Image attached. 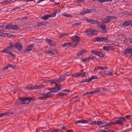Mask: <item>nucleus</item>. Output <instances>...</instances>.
<instances>
[{"instance_id":"f257e3e1","label":"nucleus","mask_w":132,"mask_h":132,"mask_svg":"<svg viewBox=\"0 0 132 132\" xmlns=\"http://www.w3.org/2000/svg\"><path fill=\"white\" fill-rule=\"evenodd\" d=\"M20 101L15 102L14 104V105L17 106L19 105H21L25 103L28 104L32 100H33L32 98L31 97H25L22 98H19Z\"/></svg>"},{"instance_id":"f03ea898","label":"nucleus","mask_w":132,"mask_h":132,"mask_svg":"<svg viewBox=\"0 0 132 132\" xmlns=\"http://www.w3.org/2000/svg\"><path fill=\"white\" fill-rule=\"evenodd\" d=\"M71 39L73 40V42L72 43L73 44L72 47H74L79 44L80 40L79 37L77 35H75L72 37Z\"/></svg>"},{"instance_id":"7ed1b4c3","label":"nucleus","mask_w":132,"mask_h":132,"mask_svg":"<svg viewBox=\"0 0 132 132\" xmlns=\"http://www.w3.org/2000/svg\"><path fill=\"white\" fill-rule=\"evenodd\" d=\"M93 41L95 42L96 41H98V42H106L107 43H108L110 41V40H108V39L105 37H97L94 38L93 40Z\"/></svg>"},{"instance_id":"20e7f679","label":"nucleus","mask_w":132,"mask_h":132,"mask_svg":"<svg viewBox=\"0 0 132 132\" xmlns=\"http://www.w3.org/2000/svg\"><path fill=\"white\" fill-rule=\"evenodd\" d=\"M82 20L85 21H87L89 23L91 24H94L99 23L98 20H94V19H88L87 18H84L82 19Z\"/></svg>"},{"instance_id":"39448f33","label":"nucleus","mask_w":132,"mask_h":132,"mask_svg":"<svg viewBox=\"0 0 132 132\" xmlns=\"http://www.w3.org/2000/svg\"><path fill=\"white\" fill-rule=\"evenodd\" d=\"M115 120L116 122V124H117L121 125L125 122L126 119L125 117H120L117 120Z\"/></svg>"},{"instance_id":"423d86ee","label":"nucleus","mask_w":132,"mask_h":132,"mask_svg":"<svg viewBox=\"0 0 132 132\" xmlns=\"http://www.w3.org/2000/svg\"><path fill=\"white\" fill-rule=\"evenodd\" d=\"M61 86L56 87L55 88H50L47 89L50 91V92H57L60 90Z\"/></svg>"},{"instance_id":"0eeeda50","label":"nucleus","mask_w":132,"mask_h":132,"mask_svg":"<svg viewBox=\"0 0 132 132\" xmlns=\"http://www.w3.org/2000/svg\"><path fill=\"white\" fill-rule=\"evenodd\" d=\"M91 121V119H89L87 120H79L76 121L75 122V124H77L78 123H87L88 122Z\"/></svg>"},{"instance_id":"6e6552de","label":"nucleus","mask_w":132,"mask_h":132,"mask_svg":"<svg viewBox=\"0 0 132 132\" xmlns=\"http://www.w3.org/2000/svg\"><path fill=\"white\" fill-rule=\"evenodd\" d=\"M1 52L3 53H6L8 54H10L12 57H14V55L12 53V52L11 51L10 49L8 48L6 49H4L2 50Z\"/></svg>"},{"instance_id":"1a4fd4ad","label":"nucleus","mask_w":132,"mask_h":132,"mask_svg":"<svg viewBox=\"0 0 132 132\" xmlns=\"http://www.w3.org/2000/svg\"><path fill=\"white\" fill-rule=\"evenodd\" d=\"M5 29H15L18 30V26L16 25L9 24L7 25L6 27L5 28Z\"/></svg>"},{"instance_id":"9d476101","label":"nucleus","mask_w":132,"mask_h":132,"mask_svg":"<svg viewBox=\"0 0 132 132\" xmlns=\"http://www.w3.org/2000/svg\"><path fill=\"white\" fill-rule=\"evenodd\" d=\"M14 46L15 47H16L19 51H20L22 49V44L19 42L15 43Z\"/></svg>"},{"instance_id":"9b49d317","label":"nucleus","mask_w":132,"mask_h":132,"mask_svg":"<svg viewBox=\"0 0 132 132\" xmlns=\"http://www.w3.org/2000/svg\"><path fill=\"white\" fill-rule=\"evenodd\" d=\"M34 46L35 44H34L30 45L27 48L24 50V52H29L31 51L33 48L34 47Z\"/></svg>"},{"instance_id":"f8f14e48","label":"nucleus","mask_w":132,"mask_h":132,"mask_svg":"<svg viewBox=\"0 0 132 132\" xmlns=\"http://www.w3.org/2000/svg\"><path fill=\"white\" fill-rule=\"evenodd\" d=\"M100 27L101 28L102 30V33H107L108 32V30L106 28L105 25L104 24H102L100 25Z\"/></svg>"},{"instance_id":"ddd939ff","label":"nucleus","mask_w":132,"mask_h":132,"mask_svg":"<svg viewBox=\"0 0 132 132\" xmlns=\"http://www.w3.org/2000/svg\"><path fill=\"white\" fill-rule=\"evenodd\" d=\"M124 54L126 55L128 54H131V55L132 56V49L130 48H126L125 51L123 52Z\"/></svg>"},{"instance_id":"4468645a","label":"nucleus","mask_w":132,"mask_h":132,"mask_svg":"<svg viewBox=\"0 0 132 132\" xmlns=\"http://www.w3.org/2000/svg\"><path fill=\"white\" fill-rule=\"evenodd\" d=\"M42 96L38 97L37 99L42 100H45L48 98L46 94H42Z\"/></svg>"},{"instance_id":"2eb2a0df","label":"nucleus","mask_w":132,"mask_h":132,"mask_svg":"<svg viewBox=\"0 0 132 132\" xmlns=\"http://www.w3.org/2000/svg\"><path fill=\"white\" fill-rule=\"evenodd\" d=\"M114 49L113 46H104L103 47V49L106 51H108L110 50H113Z\"/></svg>"},{"instance_id":"dca6fc26","label":"nucleus","mask_w":132,"mask_h":132,"mask_svg":"<svg viewBox=\"0 0 132 132\" xmlns=\"http://www.w3.org/2000/svg\"><path fill=\"white\" fill-rule=\"evenodd\" d=\"M62 92H64V93H58V95L59 96H63L64 95L67 94L68 92H69L70 90H65L62 91Z\"/></svg>"},{"instance_id":"f3484780","label":"nucleus","mask_w":132,"mask_h":132,"mask_svg":"<svg viewBox=\"0 0 132 132\" xmlns=\"http://www.w3.org/2000/svg\"><path fill=\"white\" fill-rule=\"evenodd\" d=\"M47 82L51 84H52L54 83L55 85V86H56V87H57L58 86H61L62 85H59L58 84H57L56 82L54 81V80H48L47 81Z\"/></svg>"},{"instance_id":"a211bd4d","label":"nucleus","mask_w":132,"mask_h":132,"mask_svg":"<svg viewBox=\"0 0 132 132\" xmlns=\"http://www.w3.org/2000/svg\"><path fill=\"white\" fill-rule=\"evenodd\" d=\"M13 113L11 112H7L0 114V117L4 116H7L9 114H12Z\"/></svg>"},{"instance_id":"6ab92c4d","label":"nucleus","mask_w":132,"mask_h":132,"mask_svg":"<svg viewBox=\"0 0 132 132\" xmlns=\"http://www.w3.org/2000/svg\"><path fill=\"white\" fill-rule=\"evenodd\" d=\"M132 21H126L124 22L123 25L125 26H127L130 25H131Z\"/></svg>"},{"instance_id":"aec40b11","label":"nucleus","mask_w":132,"mask_h":132,"mask_svg":"<svg viewBox=\"0 0 132 132\" xmlns=\"http://www.w3.org/2000/svg\"><path fill=\"white\" fill-rule=\"evenodd\" d=\"M72 45L73 44L72 43L68 42L64 43L62 45V46L64 47L65 46L68 47L69 46H70L72 47Z\"/></svg>"},{"instance_id":"412c9836","label":"nucleus","mask_w":132,"mask_h":132,"mask_svg":"<svg viewBox=\"0 0 132 132\" xmlns=\"http://www.w3.org/2000/svg\"><path fill=\"white\" fill-rule=\"evenodd\" d=\"M115 122V120H114L113 121L109 122L107 123H106V124L105 125V126H109L112 125L116 124Z\"/></svg>"},{"instance_id":"4be33fe9","label":"nucleus","mask_w":132,"mask_h":132,"mask_svg":"<svg viewBox=\"0 0 132 132\" xmlns=\"http://www.w3.org/2000/svg\"><path fill=\"white\" fill-rule=\"evenodd\" d=\"M124 42L128 44L131 43V38L126 39L124 40Z\"/></svg>"},{"instance_id":"5701e85b","label":"nucleus","mask_w":132,"mask_h":132,"mask_svg":"<svg viewBox=\"0 0 132 132\" xmlns=\"http://www.w3.org/2000/svg\"><path fill=\"white\" fill-rule=\"evenodd\" d=\"M47 21H42L41 22H39L38 23L37 25L39 26H43L46 24L47 23Z\"/></svg>"},{"instance_id":"b1692460","label":"nucleus","mask_w":132,"mask_h":132,"mask_svg":"<svg viewBox=\"0 0 132 132\" xmlns=\"http://www.w3.org/2000/svg\"><path fill=\"white\" fill-rule=\"evenodd\" d=\"M14 48H15L14 45H13L12 42L10 43L8 48L11 50L13 49Z\"/></svg>"},{"instance_id":"393cba45","label":"nucleus","mask_w":132,"mask_h":132,"mask_svg":"<svg viewBox=\"0 0 132 132\" xmlns=\"http://www.w3.org/2000/svg\"><path fill=\"white\" fill-rule=\"evenodd\" d=\"M95 32V30L90 29L89 32L87 34V35L88 36L90 35H92L94 34V32Z\"/></svg>"},{"instance_id":"a878e982","label":"nucleus","mask_w":132,"mask_h":132,"mask_svg":"<svg viewBox=\"0 0 132 132\" xmlns=\"http://www.w3.org/2000/svg\"><path fill=\"white\" fill-rule=\"evenodd\" d=\"M49 18L48 14H45L44 16L41 17V18L44 20H47Z\"/></svg>"},{"instance_id":"bb28decb","label":"nucleus","mask_w":132,"mask_h":132,"mask_svg":"<svg viewBox=\"0 0 132 132\" xmlns=\"http://www.w3.org/2000/svg\"><path fill=\"white\" fill-rule=\"evenodd\" d=\"M68 35V34H67L66 33H62L60 34H59V38H61L62 37H63L64 36H67Z\"/></svg>"},{"instance_id":"cd10ccee","label":"nucleus","mask_w":132,"mask_h":132,"mask_svg":"<svg viewBox=\"0 0 132 132\" xmlns=\"http://www.w3.org/2000/svg\"><path fill=\"white\" fill-rule=\"evenodd\" d=\"M104 19L106 23H108L111 21L110 16H106V18H104Z\"/></svg>"},{"instance_id":"c85d7f7f","label":"nucleus","mask_w":132,"mask_h":132,"mask_svg":"<svg viewBox=\"0 0 132 132\" xmlns=\"http://www.w3.org/2000/svg\"><path fill=\"white\" fill-rule=\"evenodd\" d=\"M45 53L51 55L52 54L54 55V53L53 51H50L49 50H47L45 51Z\"/></svg>"},{"instance_id":"c756f323","label":"nucleus","mask_w":132,"mask_h":132,"mask_svg":"<svg viewBox=\"0 0 132 132\" xmlns=\"http://www.w3.org/2000/svg\"><path fill=\"white\" fill-rule=\"evenodd\" d=\"M59 79L60 81L58 82H62V81L65 80V77L63 76H60Z\"/></svg>"},{"instance_id":"7c9ffc66","label":"nucleus","mask_w":132,"mask_h":132,"mask_svg":"<svg viewBox=\"0 0 132 132\" xmlns=\"http://www.w3.org/2000/svg\"><path fill=\"white\" fill-rule=\"evenodd\" d=\"M97 77L95 76H92L91 77L89 78L88 80V81H90L93 79H95L97 78Z\"/></svg>"},{"instance_id":"2f4dec72","label":"nucleus","mask_w":132,"mask_h":132,"mask_svg":"<svg viewBox=\"0 0 132 132\" xmlns=\"http://www.w3.org/2000/svg\"><path fill=\"white\" fill-rule=\"evenodd\" d=\"M98 54L97 55L99 56L100 57L102 58L104 56V54L101 52H98Z\"/></svg>"},{"instance_id":"473e14b6","label":"nucleus","mask_w":132,"mask_h":132,"mask_svg":"<svg viewBox=\"0 0 132 132\" xmlns=\"http://www.w3.org/2000/svg\"><path fill=\"white\" fill-rule=\"evenodd\" d=\"M106 123V122L105 121H97V124L100 125L103 124H105Z\"/></svg>"},{"instance_id":"72a5a7b5","label":"nucleus","mask_w":132,"mask_h":132,"mask_svg":"<svg viewBox=\"0 0 132 132\" xmlns=\"http://www.w3.org/2000/svg\"><path fill=\"white\" fill-rule=\"evenodd\" d=\"M46 42L49 44L52 45L53 44V42L51 39H47L46 40Z\"/></svg>"},{"instance_id":"f704fd0d","label":"nucleus","mask_w":132,"mask_h":132,"mask_svg":"<svg viewBox=\"0 0 132 132\" xmlns=\"http://www.w3.org/2000/svg\"><path fill=\"white\" fill-rule=\"evenodd\" d=\"M56 14V12H54V13H53L48 14L49 18L51 17H54L55 16Z\"/></svg>"},{"instance_id":"c9c22d12","label":"nucleus","mask_w":132,"mask_h":132,"mask_svg":"<svg viewBox=\"0 0 132 132\" xmlns=\"http://www.w3.org/2000/svg\"><path fill=\"white\" fill-rule=\"evenodd\" d=\"M104 74L108 76H110L112 74V72L111 71H104Z\"/></svg>"},{"instance_id":"e433bc0d","label":"nucleus","mask_w":132,"mask_h":132,"mask_svg":"<svg viewBox=\"0 0 132 132\" xmlns=\"http://www.w3.org/2000/svg\"><path fill=\"white\" fill-rule=\"evenodd\" d=\"M101 91V90L100 88H98L96 90L93 91V94H96L99 93Z\"/></svg>"},{"instance_id":"4c0bfd02","label":"nucleus","mask_w":132,"mask_h":132,"mask_svg":"<svg viewBox=\"0 0 132 132\" xmlns=\"http://www.w3.org/2000/svg\"><path fill=\"white\" fill-rule=\"evenodd\" d=\"M12 0H5L3 1L2 3V4H8L10 1H11Z\"/></svg>"},{"instance_id":"58836bf2","label":"nucleus","mask_w":132,"mask_h":132,"mask_svg":"<svg viewBox=\"0 0 132 132\" xmlns=\"http://www.w3.org/2000/svg\"><path fill=\"white\" fill-rule=\"evenodd\" d=\"M84 51L85 50H82L80 52H79L77 54V55L78 56H79L84 53Z\"/></svg>"},{"instance_id":"ea45409f","label":"nucleus","mask_w":132,"mask_h":132,"mask_svg":"<svg viewBox=\"0 0 132 132\" xmlns=\"http://www.w3.org/2000/svg\"><path fill=\"white\" fill-rule=\"evenodd\" d=\"M62 15H63L64 16L67 17H72V16L70 14H66L65 13H63L62 14Z\"/></svg>"},{"instance_id":"a19ab883","label":"nucleus","mask_w":132,"mask_h":132,"mask_svg":"<svg viewBox=\"0 0 132 132\" xmlns=\"http://www.w3.org/2000/svg\"><path fill=\"white\" fill-rule=\"evenodd\" d=\"M91 52L92 53L94 54L97 55L98 53V52L97 51L95 50H93L91 51Z\"/></svg>"},{"instance_id":"79ce46f5","label":"nucleus","mask_w":132,"mask_h":132,"mask_svg":"<svg viewBox=\"0 0 132 132\" xmlns=\"http://www.w3.org/2000/svg\"><path fill=\"white\" fill-rule=\"evenodd\" d=\"M81 22H80L77 23H75L73 24H72L71 25V26L72 27H75L79 25H80L81 24Z\"/></svg>"},{"instance_id":"37998d69","label":"nucleus","mask_w":132,"mask_h":132,"mask_svg":"<svg viewBox=\"0 0 132 132\" xmlns=\"http://www.w3.org/2000/svg\"><path fill=\"white\" fill-rule=\"evenodd\" d=\"M86 73L85 72H83L82 73H80V77H85L86 76Z\"/></svg>"},{"instance_id":"c03bdc74","label":"nucleus","mask_w":132,"mask_h":132,"mask_svg":"<svg viewBox=\"0 0 132 132\" xmlns=\"http://www.w3.org/2000/svg\"><path fill=\"white\" fill-rule=\"evenodd\" d=\"M52 93L50 92L46 94L47 97L48 98L50 97L51 96L53 95L52 94Z\"/></svg>"},{"instance_id":"a18cd8bd","label":"nucleus","mask_w":132,"mask_h":132,"mask_svg":"<svg viewBox=\"0 0 132 132\" xmlns=\"http://www.w3.org/2000/svg\"><path fill=\"white\" fill-rule=\"evenodd\" d=\"M8 66L9 67H11L13 69H16V67H15V65H12L10 63L8 64Z\"/></svg>"},{"instance_id":"49530a36","label":"nucleus","mask_w":132,"mask_h":132,"mask_svg":"<svg viewBox=\"0 0 132 132\" xmlns=\"http://www.w3.org/2000/svg\"><path fill=\"white\" fill-rule=\"evenodd\" d=\"M93 94V92L92 91L90 92H87L85 93L83 95H89V94H90L92 95Z\"/></svg>"},{"instance_id":"de8ad7c7","label":"nucleus","mask_w":132,"mask_h":132,"mask_svg":"<svg viewBox=\"0 0 132 132\" xmlns=\"http://www.w3.org/2000/svg\"><path fill=\"white\" fill-rule=\"evenodd\" d=\"M44 86L40 84V85H39L38 86H36V89H39L42 87H44Z\"/></svg>"},{"instance_id":"09e8293b","label":"nucleus","mask_w":132,"mask_h":132,"mask_svg":"<svg viewBox=\"0 0 132 132\" xmlns=\"http://www.w3.org/2000/svg\"><path fill=\"white\" fill-rule=\"evenodd\" d=\"M94 58H95V56H93V57H88V61H89V60H94Z\"/></svg>"},{"instance_id":"8fccbe9b","label":"nucleus","mask_w":132,"mask_h":132,"mask_svg":"<svg viewBox=\"0 0 132 132\" xmlns=\"http://www.w3.org/2000/svg\"><path fill=\"white\" fill-rule=\"evenodd\" d=\"M9 34L8 33H2L0 34V36H5L6 37Z\"/></svg>"},{"instance_id":"3c124183","label":"nucleus","mask_w":132,"mask_h":132,"mask_svg":"<svg viewBox=\"0 0 132 132\" xmlns=\"http://www.w3.org/2000/svg\"><path fill=\"white\" fill-rule=\"evenodd\" d=\"M90 13L95 12L96 11V10L95 9H90Z\"/></svg>"},{"instance_id":"603ef678","label":"nucleus","mask_w":132,"mask_h":132,"mask_svg":"<svg viewBox=\"0 0 132 132\" xmlns=\"http://www.w3.org/2000/svg\"><path fill=\"white\" fill-rule=\"evenodd\" d=\"M9 67L8 66V64L5 67L3 68L2 69V70L4 71L6 70V69H7L9 68Z\"/></svg>"},{"instance_id":"864d4df0","label":"nucleus","mask_w":132,"mask_h":132,"mask_svg":"<svg viewBox=\"0 0 132 132\" xmlns=\"http://www.w3.org/2000/svg\"><path fill=\"white\" fill-rule=\"evenodd\" d=\"M84 0H78L77 1V3L79 4L81 3H84Z\"/></svg>"},{"instance_id":"5fc2aeb1","label":"nucleus","mask_w":132,"mask_h":132,"mask_svg":"<svg viewBox=\"0 0 132 132\" xmlns=\"http://www.w3.org/2000/svg\"><path fill=\"white\" fill-rule=\"evenodd\" d=\"M88 59L87 57L85 58L84 59H82L81 60V61L84 62H85L86 61H88Z\"/></svg>"},{"instance_id":"6e6d98bb","label":"nucleus","mask_w":132,"mask_h":132,"mask_svg":"<svg viewBox=\"0 0 132 132\" xmlns=\"http://www.w3.org/2000/svg\"><path fill=\"white\" fill-rule=\"evenodd\" d=\"M89 81H88V79H84L83 80H81V81H80V82L81 83H83L84 82H89Z\"/></svg>"},{"instance_id":"4d7b16f0","label":"nucleus","mask_w":132,"mask_h":132,"mask_svg":"<svg viewBox=\"0 0 132 132\" xmlns=\"http://www.w3.org/2000/svg\"><path fill=\"white\" fill-rule=\"evenodd\" d=\"M100 67L97 66L95 67V69H94V71H97V70L99 69H100Z\"/></svg>"},{"instance_id":"13d9d810","label":"nucleus","mask_w":132,"mask_h":132,"mask_svg":"<svg viewBox=\"0 0 132 132\" xmlns=\"http://www.w3.org/2000/svg\"><path fill=\"white\" fill-rule=\"evenodd\" d=\"M97 121H92L90 123V124L91 125H93L94 124H97Z\"/></svg>"},{"instance_id":"bf43d9fd","label":"nucleus","mask_w":132,"mask_h":132,"mask_svg":"<svg viewBox=\"0 0 132 132\" xmlns=\"http://www.w3.org/2000/svg\"><path fill=\"white\" fill-rule=\"evenodd\" d=\"M107 67H101V66L100 67V70H104L107 68Z\"/></svg>"},{"instance_id":"052dcab7","label":"nucleus","mask_w":132,"mask_h":132,"mask_svg":"<svg viewBox=\"0 0 132 132\" xmlns=\"http://www.w3.org/2000/svg\"><path fill=\"white\" fill-rule=\"evenodd\" d=\"M86 13L85 10L80 12V14L81 15H84Z\"/></svg>"},{"instance_id":"680f3d73","label":"nucleus","mask_w":132,"mask_h":132,"mask_svg":"<svg viewBox=\"0 0 132 132\" xmlns=\"http://www.w3.org/2000/svg\"><path fill=\"white\" fill-rule=\"evenodd\" d=\"M45 4L44 2H43L40 5H38V6H44L45 5Z\"/></svg>"},{"instance_id":"e2e57ef3","label":"nucleus","mask_w":132,"mask_h":132,"mask_svg":"<svg viewBox=\"0 0 132 132\" xmlns=\"http://www.w3.org/2000/svg\"><path fill=\"white\" fill-rule=\"evenodd\" d=\"M126 117L128 119H130L131 118V116L129 115H127L126 116Z\"/></svg>"},{"instance_id":"0e129e2a","label":"nucleus","mask_w":132,"mask_h":132,"mask_svg":"<svg viewBox=\"0 0 132 132\" xmlns=\"http://www.w3.org/2000/svg\"><path fill=\"white\" fill-rule=\"evenodd\" d=\"M80 73H76L75 74V76L76 77H80Z\"/></svg>"},{"instance_id":"69168bd1","label":"nucleus","mask_w":132,"mask_h":132,"mask_svg":"<svg viewBox=\"0 0 132 132\" xmlns=\"http://www.w3.org/2000/svg\"><path fill=\"white\" fill-rule=\"evenodd\" d=\"M86 13H90V9L89 10L88 9L85 10Z\"/></svg>"},{"instance_id":"338daca9","label":"nucleus","mask_w":132,"mask_h":132,"mask_svg":"<svg viewBox=\"0 0 132 132\" xmlns=\"http://www.w3.org/2000/svg\"><path fill=\"white\" fill-rule=\"evenodd\" d=\"M60 9H58L57 10H55L54 11V12H56V14L57 13V12L58 13H59L60 12Z\"/></svg>"},{"instance_id":"774afa93","label":"nucleus","mask_w":132,"mask_h":132,"mask_svg":"<svg viewBox=\"0 0 132 132\" xmlns=\"http://www.w3.org/2000/svg\"><path fill=\"white\" fill-rule=\"evenodd\" d=\"M26 89H30V90H31V89H32L31 86H30V87H26Z\"/></svg>"}]
</instances>
